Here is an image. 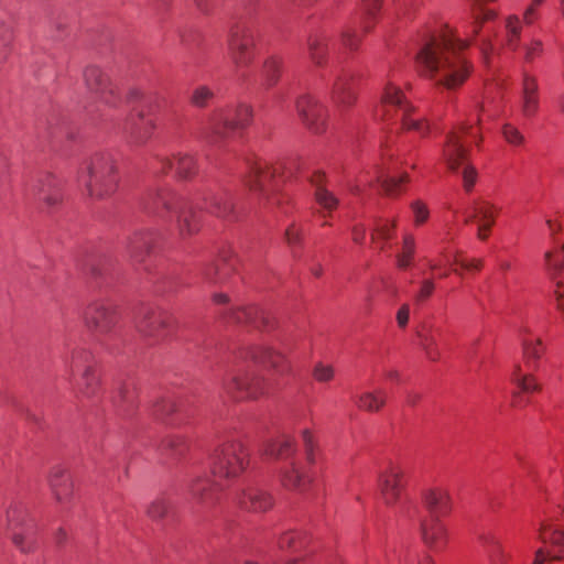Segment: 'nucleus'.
Wrapping results in <instances>:
<instances>
[{
	"label": "nucleus",
	"mask_w": 564,
	"mask_h": 564,
	"mask_svg": "<svg viewBox=\"0 0 564 564\" xmlns=\"http://www.w3.org/2000/svg\"><path fill=\"white\" fill-rule=\"evenodd\" d=\"M144 208L163 220L176 218L182 237L191 236L199 229L194 208L227 220L236 218L231 192L225 187L206 191L195 206L186 205L173 189L161 187L149 195Z\"/></svg>",
	"instance_id": "1"
},
{
	"label": "nucleus",
	"mask_w": 564,
	"mask_h": 564,
	"mask_svg": "<svg viewBox=\"0 0 564 564\" xmlns=\"http://www.w3.org/2000/svg\"><path fill=\"white\" fill-rule=\"evenodd\" d=\"M249 454L239 440H227L221 443L212 456V471L214 480L199 476L192 480L189 491L197 501L207 502L213 499L214 492L223 489L221 480L237 478L248 466Z\"/></svg>",
	"instance_id": "2"
},
{
	"label": "nucleus",
	"mask_w": 564,
	"mask_h": 564,
	"mask_svg": "<svg viewBox=\"0 0 564 564\" xmlns=\"http://www.w3.org/2000/svg\"><path fill=\"white\" fill-rule=\"evenodd\" d=\"M375 117L391 124L400 123L402 129L416 131L422 135H425L429 130L423 118L416 116L414 107L405 99L400 88L392 83L386 85L381 104L376 109Z\"/></svg>",
	"instance_id": "3"
},
{
	"label": "nucleus",
	"mask_w": 564,
	"mask_h": 564,
	"mask_svg": "<svg viewBox=\"0 0 564 564\" xmlns=\"http://www.w3.org/2000/svg\"><path fill=\"white\" fill-rule=\"evenodd\" d=\"M79 182L93 198L102 199L111 196L119 184L117 164L112 155L97 153L91 156L79 176Z\"/></svg>",
	"instance_id": "4"
},
{
	"label": "nucleus",
	"mask_w": 564,
	"mask_h": 564,
	"mask_svg": "<svg viewBox=\"0 0 564 564\" xmlns=\"http://www.w3.org/2000/svg\"><path fill=\"white\" fill-rule=\"evenodd\" d=\"M463 137L477 140L479 134L471 123H464L459 129L448 133L443 148V158L448 169L462 175L463 186L470 192L477 180V171L467 161L468 150L465 148Z\"/></svg>",
	"instance_id": "5"
},
{
	"label": "nucleus",
	"mask_w": 564,
	"mask_h": 564,
	"mask_svg": "<svg viewBox=\"0 0 564 564\" xmlns=\"http://www.w3.org/2000/svg\"><path fill=\"white\" fill-rule=\"evenodd\" d=\"M294 452V443L289 436L269 442L263 449L264 455L284 460V465L280 469L282 486L288 490L304 492L311 479L302 466L296 460L291 459Z\"/></svg>",
	"instance_id": "6"
},
{
	"label": "nucleus",
	"mask_w": 564,
	"mask_h": 564,
	"mask_svg": "<svg viewBox=\"0 0 564 564\" xmlns=\"http://www.w3.org/2000/svg\"><path fill=\"white\" fill-rule=\"evenodd\" d=\"M227 44L235 73L241 79H247L248 68L256 57V37L252 28L246 23L234 25L229 31Z\"/></svg>",
	"instance_id": "7"
},
{
	"label": "nucleus",
	"mask_w": 564,
	"mask_h": 564,
	"mask_svg": "<svg viewBox=\"0 0 564 564\" xmlns=\"http://www.w3.org/2000/svg\"><path fill=\"white\" fill-rule=\"evenodd\" d=\"M224 390L236 399H256L265 392V380L239 364L228 370L223 380Z\"/></svg>",
	"instance_id": "8"
},
{
	"label": "nucleus",
	"mask_w": 564,
	"mask_h": 564,
	"mask_svg": "<svg viewBox=\"0 0 564 564\" xmlns=\"http://www.w3.org/2000/svg\"><path fill=\"white\" fill-rule=\"evenodd\" d=\"M66 366L70 373L83 371L80 379L76 383V397L78 399H93L98 395L99 376L93 364V355L85 349H75L70 359L66 361Z\"/></svg>",
	"instance_id": "9"
},
{
	"label": "nucleus",
	"mask_w": 564,
	"mask_h": 564,
	"mask_svg": "<svg viewBox=\"0 0 564 564\" xmlns=\"http://www.w3.org/2000/svg\"><path fill=\"white\" fill-rule=\"evenodd\" d=\"M248 169V174L243 178L245 184L259 199L271 202L278 187L281 169L261 160L249 161Z\"/></svg>",
	"instance_id": "10"
},
{
	"label": "nucleus",
	"mask_w": 564,
	"mask_h": 564,
	"mask_svg": "<svg viewBox=\"0 0 564 564\" xmlns=\"http://www.w3.org/2000/svg\"><path fill=\"white\" fill-rule=\"evenodd\" d=\"M174 318L165 310L147 306L140 310L135 321V327L143 336L162 341L166 339L173 329Z\"/></svg>",
	"instance_id": "11"
},
{
	"label": "nucleus",
	"mask_w": 564,
	"mask_h": 564,
	"mask_svg": "<svg viewBox=\"0 0 564 564\" xmlns=\"http://www.w3.org/2000/svg\"><path fill=\"white\" fill-rule=\"evenodd\" d=\"M119 319L118 308L115 304L105 301L91 303L84 313L86 326L96 336L112 338Z\"/></svg>",
	"instance_id": "12"
},
{
	"label": "nucleus",
	"mask_w": 564,
	"mask_h": 564,
	"mask_svg": "<svg viewBox=\"0 0 564 564\" xmlns=\"http://www.w3.org/2000/svg\"><path fill=\"white\" fill-rule=\"evenodd\" d=\"M8 529L12 531L11 540L22 553L36 549L35 530L28 519V512L21 505H13L7 511Z\"/></svg>",
	"instance_id": "13"
},
{
	"label": "nucleus",
	"mask_w": 564,
	"mask_h": 564,
	"mask_svg": "<svg viewBox=\"0 0 564 564\" xmlns=\"http://www.w3.org/2000/svg\"><path fill=\"white\" fill-rule=\"evenodd\" d=\"M555 521H562V517L544 519L539 527V540L543 544L550 545L554 553L546 552L543 547L538 549L533 564H544L546 560H564V524H556Z\"/></svg>",
	"instance_id": "14"
},
{
	"label": "nucleus",
	"mask_w": 564,
	"mask_h": 564,
	"mask_svg": "<svg viewBox=\"0 0 564 564\" xmlns=\"http://www.w3.org/2000/svg\"><path fill=\"white\" fill-rule=\"evenodd\" d=\"M252 117V109L247 105H239L235 110L216 111L209 119V129L215 138L226 139L234 131L246 127Z\"/></svg>",
	"instance_id": "15"
},
{
	"label": "nucleus",
	"mask_w": 564,
	"mask_h": 564,
	"mask_svg": "<svg viewBox=\"0 0 564 564\" xmlns=\"http://www.w3.org/2000/svg\"><path fill=\"white\" fill-rule=\"evenodd\" d=\"M295 107L303 123L315 134L326 130V108L310 94L301 95Z\"/></svg>",
	"instance_id": "16"
},
{
	"label": "nucleus",
	"mask_w": 564,
	"mask_h": 564,
	"mask_svg": "<svg viewBox=\"0 0 564 564\" xmlns=\"http://www.w3.org/2000/svg\"><path fill=\"white\" fill-rule=\"evenodd\" d=\"M84 80L87 89L95 94L102 102L109 106L117 104L119 99L117 87L98 66H87L84 70Z\"/></svg>",
	"instance_id": "17"
},
{
	"label": "nucleus",
	"mask_w": 564,
	"mask_h": 564,
	"mask_svg": "<svg viewBox=\"0 0 564 564\" xmlns=\"http://www.w3.org/2000/svg\"><path fill=\"white\" fill-rule=\"evenodd\" d=\"M155 129L153 118L139 109L132 112L126 121L124 133L132 145H143L152 137Z\"/></svg>",
	"instance_id": "18"
},
{
	"label": "nucleus",
	"mask_w": 564,
	"mask_h": 564,
	"mask_svg": "<svg viewBox=\"0 0 564 564\" xmlns=\"http://www.w3.org/2000/svg\"><path fill=\"white\" fill-rule=\"evenodd\" d=\"M151 169L155 175L166 174L170 171L175 170L176 175L183 180L191 178L197 172V165L194 156L187 153H177L173 159L156 156Z\"/></svg>",
	"instance_id": "19"
},
{
	"label": "nucleus",
	"mask_w": 564,
	"mask_h": 564,
	"mask_svg": "<svg viewBox=\"0 0 564 564\" xmlns=\"http://www.w3.org/2000/svg\"><path fill=\"white\" fill-rule=\"evenodd\" d=\"M25 195L54 207L62 200L61 183L51 174L39 176L26 186Z\"/></svg>",
	"instance_id": "20"
},
{
	"label": "nucleus",
	"mask_w": 564,
	"mask_h": 564,
	"mask_svg": "<svg viewBox=\"0 0 564 564\" xmlns=\"http://www.w3.org/2000/svg\"><path fill=\"white\" fill-rule=\"evenodd\" d=\"M497 210L498 208L488 200L477 199L473 203L471 212L466 213L465 224L477 221V237L480 240H486L495 224Z\"/></svg>",
	"instance_id": "21"
},
{
	"label": "nucleus",
	"mask_w": 564,
	"mask_h": 564,
	"mask_svg": "<svg viewBox=\"0 0 564 564\" xmlns=\"http://www.w3.org/2000/svg\"><path fill=\"white\" fill-rule=\"evenodd\" d=\"M404 470L398 465H390L378 477V486L386 505L395 503L403 488Z\"/></svg>",
	"instance_id": "22"
},
{
	"label": "nucleus",
	"mask_w": 564,
	"mask_h": 564,
	"mask_svg": "<svg viewBox=\"0 0 564 564\" xmlns=\"http://www.w3.org/2000/svg\"><path fill=\"white\" fill-rule=\"evenodd\" d=\"M544 260L556 284L555 294L557 306L564 313V243L555 250L546 251L544 253Z\"/></svg>",
	"instance_id": "23"
},
{
	"label": "nucleus",
	"mask_w": 564,
	"mask_h": 564,
	"mask_svg": "<svg viewBox=\"0 0 564 564\" xmlns=\"http://www.w3.org/2000/svg\"><path fill=\"white\" fill-rule=\"evenodd\" d=\"M352 78V74L348 70H340L335 75L332 99L339 109L351 107L356 100Z\"/></svg>",
	"instance_id": "24"
},
{
	"label": "nucleus",
	"mask_w": 564,
	"mask_h": 564,
	"mask_svg": "<svg viewBox=\"0 0 564 564\" xmlns=\"http://www.w3.org/2000/svg\"><path fill=\"white\" fill-rule=\"evenodd\" d=\"M250 358L256 362L265 365L276 371L284 373L288 371V361L283 354L268 346H259L241 352L239 358Z\"/></svg>",
	"instance_id": "25"
},
{
	"label": "nucleus",
	"mask_w": 564,
	"mask_h": 564,
	"mask_svg": "<svg viewBox=\"0 0 564 564\" xmlns=\"http://www.w3.org/2000/svg\"><path fill=\"white\" fill-rule=\"evenodd\" d=\"M539 85L534 76L527 72L522 74L520 108L523 117L532 118L539 110Z\"/></svg>",
	"instance_id": "26"
},
{
	"label": "nucleus",
	"mask_w": 564,
	"mask_h": 564,
	"mask_svg": "<svg viewBox=\"0 0 564 564\" xmlns=\"http://www.w3.org/2000/svg\"><path fill=\"white\" fill-rule=\"evenodd\" d=\"M421 536L423 542L434 551H441L447 543V530L437 517H430L421 521Z\"/></svg>",
	"instance_id": "27"
},
{
	"label": "nucleus",
	"mask_w": 564,
	"mask_h": 564,
	"mask_svg": "<svg viewBox=\"0 0 564 564\" xmlns=\"http://www.w3.org/2000/svg\"><path fill=\"white\" fill-rule=\"evenodd\" d=\"M48 482L58 503L65 505L70 501L73 497V480L67 469L61 466L53 467Z\"/></svg>",
	"instance_id": "28"
},
{
	"label": "nucleus",
	"mask_w": 564,
	"mask_h": 564,
	"mask_svg": "<svg viewBox=\"0 0 564 564\" xmlns=\"http://www.w3.org/2000/svg\"><path fill=\"white\" fill-rule=\"evenodd\" d=\"M154 243V232L151 230L134 231L126 240V252L133 261L141 262L150 253Z\"/></svg>",
	"instance_id": "29"
},
{
	"label": "nucleus",
	"mask_w": 564,
	"mask_h": 564,
	"mask_svg": "<svg viewBox=\"0 0 564 564\" xmlns=\"http://www.w3.org/2000/svg\"><path fill=\"white\" fill-rule=\"evenodd\" d=\"M227 319L235 324H250L259 328L269 324V315L258 306H232Z\"/></svg>",
	"instance_id": "30"
},
{
	"label": "nucleus",
	"mask_w": 564,
	"mask_h": 564,
	"mask_svg": "<svg viewBox=\"0 0 564 564\" xmlns=\"http://www.w3.org/2000/svg\"><path fill=\"white\" fill-rule=\"evenodd\" d=\"M238 503L247 509L254 512H262L269 510L273 505L272 497L264 490L250 487L243 490L238 497Z\"/></svg>",
	"instance_id": "31"
},
{
	"label": "nucleus",
	"mask_w": 564,
	"mask_h": 564,
	"mask_svg": "<svg viewBox=\"0 0 564 564\" xmlns=\"http://www.w3.org/2000/svg\"><path fill=\"white\" fill-rule=\"evenodd\" d=\"M479 540L489 564H509L511 555L495 534L484 533L479 536Z\"/></svg>",
	"instance_id": "32"
},
{
	"label": "nucleus",
	"mask_w": 564,
	"mask_h": 564,
	"mask_svg": "<svg viewBox=\"0 0 564 564\" xmlns=\"http://www.w3.org/2000/svg\"><path fill=\"white\" fill-rule=\"evenodd\" d=\"M423 502L431 517L440 518L449 510V495L442 488L427 489L423 494Z\"/></svg>",
	"instance_id": "33"
},
{
	"label": "nucleus",
	"mask_w": 564,
	"mask_h": 564,
	"mask_svg": "<svg viewBox=\"0 0 564 564\" xmlns=\"http://www.w3.org/2000/svg\"><path fill=\"white\" fill-rule=\"evenodd\" d=\"M406 180L408 175L405 174L400 177L388 176L386 175L383 169L380 166H373L372 171H368L365 175V182L369 183L370 185L372 183L378 184L388 195L395 194L401 183L405 182ZM360 182H364V180Z\"/></svg>",
	"instance_id": "34"
},
{
	"label": "nucleus",
	"mask_w": 564,
	"mask_h": 564,
	"mask_svg": "<svg viewBox=\"0 0 564 564\" xmlns=\"http://www.w3.org/2000/svg\"><path fill=\"white\" fill-rule=\"evenodd\" d=\"M523 358L530 369H536L538 361L543 355L544 347L540 338H534L528 328L523 329Z\"/></svg>",
	"instance_id": "35"
},
{
	"label": "nucleus",
	"mask_w": 564,
	"mask_h": 564,
	"mask_svg": "<svg viewBox=\"0 0 564 564\" xmlns=\"http://www.w3.org/2000/svg\"><path fill=\"white\" fill-rule=\"evenodd\" d=\"M324 174L315 171L310 175V182L315 187L314 196L316 203L326 210H333L338 205V199L333 193L323 186Z\"/></svg>",
	"instance_id": "36"
},
{
	"label": "nucleus",
	"mask_w": 564,
	"mask_h": 564,
	"mask_svg": "<svg viewBox=\"0 0 564 564\" xmlns=\"http://www.w3.org/2000/svg\"><path fill=\"white\" fill-rule=\"evenodd\" d=\"M308 57L318 67L327 59V36L323 33L310 34L306 41Z\"/></svg>",
	"instance_id": "37"
},
{
	"label": "nucleus",
	"mask_w": 564,
	"mask_h": 564,
	"mask_svg": "<svg viewBox=\"0 0 564 564\" xmlns=\"http://www.w3.org/2000/svg\"><path fill=\"white\" fill-rule=\"evenodd\" d=\"M310 543V536L302 531H289L282 534L278 545L282 551L297 553L304 550Z\"/></svg>",
	"instance_id": "38"
},
{
	"label": "nucleus",
	"mask_w": 564,
	"mask_h": 564,
	"mask_svg": "<svg viewBox=\"0 0 564 564\" xmlns=\"http://www.w3.org/2000/svg\"><path fill=\"white\" fill-rule=\"evenodd\" d=\"M387 401V394L383 390L366 391L359 394L356 399L358 409L367 412L380 411Z\"/></svg>",
	"instance_id": "39"
},
{
	"label": "nucleus",
	"mask_w": 564,
	"mask_h": 564,
	"mask_svg": "<svg viewBox=\"0 0 564 564\" xmlns=\"http://www.w3.org/2000/svg\"><path fill=\"white\" fill-rule=\"evenodd\" d=\"M281 67H282V62L279 57H276V56L268 57L263 62V65L261 67V72H260L261 84L267 88L273 87L279 80V77L281 74Z\"/></svg>",
	"instance_id": "40"
},
{
	"label": "nucleus",
	"mask_w": 564,
	"mask_h": 564,
	"mask_svg": "<svg viewBox=\"0 0 564 564\" xmlns=\"http://www.w3.org/2000/svg\"><path fill=\"white\" fill-rule=\"evenodd\" d=\"M397 220L391 221L379 219L371 234V240L380 250H384L386 242L393 237Z\"/></svg>",
	"instance_id": "41"
},
{
	"label": "nucleus",
	"mask_w": 564,
	"mask_h": 564,
	"mask_svg": "<svg viewBox=\"0 0 564 564\" xmlns=\"http://www.w3.org/2000/svg\"><path fill=\"white\" fill-rule=\"evenodd\" d=\"M438 330H436L437 333ZM420 338L419 346L424 351L426 358L431 361H436L441 357V351L437 345L436 334L432 329H425L417 334Z\"/></svg>",
	"instance_id": "42"
},
{
	"label": "nucleus",
	"mask_w": 564,
	"mask_h": 564,
	"mask_svg": "<svg viewBox=\"0 0 564 564\" xmlns=\"http://www.w3.org/2000/svg\"><path fill=\"white\" fill-rule=\"evenodd\" d=\"M380 6L381 0H361L360 28L364 32H369L372 29Z\"/></svg>",
	"instance_id": "43"
},
{
	"label": "nucleus",
	"mask_w": 564,
	"mask_h": 564,
	"mask_svg": "<svg viewBox=\"0 0 564 564\" xmlns=\"http://www.w3.org/2000/svg\"><path fill=\"white\" fill-rule=\"evenodd\" d=\"M511 381L522 391V392H538L541 390V386L536 382V379L533 375H523L521 372V367L517 365L511 375Z\"/></svg>",
	"instance_id": "44"
},
{
	"label": "nucleus",
	"mask_w": 564,
	"mask_h": 564,
	"mask_svg": "<svg viewBox=\"0 0 564 564\" xmlns=\"http://www.w3.org/2000/svg\"><path fill=\"white\" fill-rule=\"evenodd\" d=\"M162 449L171 457H180L188 449V443L182 435H171L163 440Z\"/></svg>",
	"instance_id": "45"
},
{
	"label": "nucleus",
	"mask_w": 564,
	"mask_h": 564,
	"mask_svg": "<svg viewBox=\"0 0 564 564\" xmlns=\"http://www.w3.org/2000/svg\"><path fill=\"white\" fill-rule=\"evenodd\" d=\"M415 252V238L412 234H405L402 240V251L395 256L397 265L400 269H406L412 261Z\"/></svg>",
	"instance_id": "46"
},
{
	"label": "nucleus",
	"mask_w": 564,
	"mask_h": 564,
	"mask_svg": "<svg viewBox=\"0 0 564 564\" xmlns=\"http://www.w3.org/2000/svg\"><path fill=\"white\" fill-rule=\"evenodd\" d=\"M507 45L511 50H517L521 34V22L518 17L511 15L506 21Z\"/></svg>",
	"instance_id": "47"
},
{
	"label": "nucleus",
	"mask_w": 564,
	"mask_h": 564,
	"mask_svg": "<svg viewBox=\"0 0 564 564\" xmlns=\"http://www.w3.org/2000/svg\"><path fill=\"white\" fill-rule=\"evenodd\" d=\"M229 264H226L225 268L220 269L218 263H209L206 265L202 272L203 279L207 283H220L225 281L226 275L229 271Z\"/></svg>",
	"instance_id": "48"
},
{
	"label": "nucleus",
	"mask_w": 564,
	"mask_h": 564,
	"mask_svg": "<svg viewBox=\"0 0 564 564\" xmlns=\"http://www.w3.org/2000/svg\"><path fill=\"white\" fill-rule=\"evenodd\" d=\"M169 510H170L169 501L165 498L160 497V498L154 499L149 505V507L147 509V514L152 520H161L167 514Z\"/></svg>",
	"instance_id": "49"
},
{
	"label": "nucleus",
	"mask_w": 564,
	"mask_h": 564,
	"mask_svg": "<svg viewBox=\"0 0 564 564\" xmlns=\"http://www.w3.org/2000/svg\"><path fill=\"white\" fill-rule=\"evenodd\" d=\"M312 376L317 382L327 383L335 378V368L332 365L317 362L313 367Z\"/></svg>",
	"instance_id": "50"
},
{
	"label": "nucleus",
	"mask_w": 564,
	"mask_h": 564,
	"mask_svg": "<svg viewBox=\"0 0 564 564\" xmlns=\"http://www.w3.org/2000/svg\"><path fill=\"white\" fill-rule=\"evenodd\" d=\"M214 93L206 86H199L194 89L191 96L192 105L196 107H205L207 102L213 98Z\"/></svg>",
	"instance_id": "51"
},
{
	"label": "nucleus",
	"mask_w": 564,
	"mask_h": 564,
	"mask_svg": "<svg viewBox=\"0 0 564 564\" xmlns=\"http://www.w3.org/2000/svg\"><path fill=\"white\" fill-rule=\"evenodd\" d=\"M502 135L505 140L511 145H521L524 142V135L519 131L518 128L510 123H506L502 127Z\"/></svg>",
	"instance_id": "52"
},
{
	"label": "nucleus",
	"mask_w": 564,
	"mask_h": 564,
	"mask_svg": "<svg viewBox=\"0 0 564 564\" xmlns=\"http://www.w3.org/2000/svg\"><path fill=\"white\" fill-rule=\"evenodd\" d=\"M411 209L414 215V224L420 226L424 224L429 218V209L427 206L421 200H415L411 204Z\"/></svg>",
	"instance_id": "53"
},
{
	"label": "nucleus",
	"mask_w": 564,
	"mask_h": 564,
	"mask_svg": "<svg viewBox=\"0 0 564 564\" xmlns=\"http://www.w3.org/2000/svg\"><path fill=\"white\" fill-rule=\"evenodd\" d=\"M134 400V387L131 383H123L118 389V395L115 398L113 402L116 404L120 403H132Z\"/></svg>",
	"instance_id": "54"
},
{
	"label": "nucleus",
	"mask_w": 564,
	"mask_h": 564,
	"mask_svg": "<svg viewBox=\"0 0 564 564\" xmlns=\"http://www.w3.org/2000/svg\"><path fill=\"white\" fill-rule=\"evenodd\" d=\"M302 441H303V444L305 447L306 458H307L308 463L313 464L315 460V458H314L315 442H314V437H313V434L311 433V431H308V430L302 431Z\"/></svg>",
	"instance_id": "55"
},
{
	"label": "nucleus",
	"mask_w": 564,
	"mask_h": 564,
	"mask_svg": "<svg viewBox=\"0 0 564 564\" xmlns=\"http://www.w3.org/2000/svg\"><path fill=\"white\" fill-rule=\"evenodd\" d=\"M10 28L0 22V63L7 57V45L10 42Z\"/></svg>",
	"instance_id": "56"
},
{
	"label": "nucleus",
	"mask_w": 564,
	"mask_h": 564,
	"mask_svg": "<svg viewBox=\"0 0 564 564\" xmlns=\"http://www.w3.org/2000/svg\"><path fill=\"white\" fill-rule=\"evenodd\" d=\"M341 41L345 46H347L350 50H355L358 46L360 36L355 29L350 28L343 32Z\"/></svg>",
	"instance_id": "57"
},
{
	"label": "nucleus",
	"mask_w": 564,
	"mask_h": 564,
	"mask_svg": "<svg viewBox=\"0 0 564 564\" xmlns=\"http://www.w3.org/2000/svg\"><path fill=\"white\" fill-rule=\"evenodd\" d=\"M302 237L301 229L295 225H290L285 230V238L290 246H295L300 243Z\"/></svg>",
	"instance_id": "58"
},
{
	"label": "nucleus",
	"mask_w": 564,
	"mask_h": 564,
	"mask_svg": "<svg viewBox=\"0 0 564 564\" xmlns=\"http://www.w3.org/2000/svg\"><path fill=\"white\" fill-rule=\"evenodd\" d=\"M434 282L432 280H424L421 284V288L415 296V300L421 302V301H424L426 299H429L433 291H434Z\"/></svg>",
	"instance_id": "59"
},
{
	"label": "nucleus",
	"mask_w": 564,
	"mask_h": 564,
	"mask_svg": "<svg viewBox=\"0 0 564 564\" xmlns=\"http://www.w3.org/2000/svg\"><path fill=\"white\" fill-rule=\"evenodd\" d=\"M410 318V306L408 304H403L399 311L397 312V322L399 327L404 328Z\"/></svg>",
	"instance_id": "60"
},
{
	"label": "nucleus",
	"mask_w": 564,
	"mask_h": 564,
	"mask_svg": "<svg viewBox=\"0 0 564 564\" xmlns=\"http://www.w3.org/2000/svg\"><path fill=\"white\" fill-rule=\"evenodd\" d=\"M366 237V228L364 225H355L352 227V239L357 243H362Z\"/></svg>",
	"instance_id": "61"
},
{
	"label": "nucleus",
	"mask_w": 564,
	"mask_h": 564,
	"mask_svg": "<svg viewBox=\"0 0 564 564\" xmlns=\"http://www.w3.org/2000/svg\"><path fill=\"white\" fill-rule=\"evenodd\" d=\"M542 51V43L539 41H534L525 51V59L532 61L535 54H539Z\"/></svg>",
	"instance_id": "62"
},
{
	"label": "nucleus",
	"mask_w": 564,
	"mask_h": 564,
	"mask_svg": "<svg viewBox=\"0 0 564 564\" xmlns=\"http://www.w3.org/2000/svg\"><path fill=\"white\" fill-rule=\"evenodd\" d=\"M455 262L460 264L466 270H480L482 265L480 260L464 261L455 259Z\"/></svg>",
	"instance_id": "63"
},
{
	"label": "nucleus",
	"mask_w": 564,
	"mask_h": 564,
	"mask_svg": "<svg viewBox=\"0 0 564 564\" xmlns=\"http://www.w3.org/2000/svg\"><path fill=\"white\" fill-rule=\"evenodd\" d=\"M67 540V533L64 529L59 528L54 534V542L58 547H62Z\"/></svg>",
	"instance_id": "64"
}]
</instances>
